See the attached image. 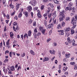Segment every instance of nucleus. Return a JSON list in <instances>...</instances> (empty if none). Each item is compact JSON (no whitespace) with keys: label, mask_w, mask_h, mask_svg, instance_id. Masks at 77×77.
Returning a JSON list of instances; mask_svg holds the SVG:
<instances>
[{"label":"nucleus","mask_w":77,"mask_h":77,"mask_svg":"<svg viewBox=\"0 0 77 77\" xmlns=\"http://www.w3.org/2000/svg\"><path fill=\"white\" fill-rule=\"evenodd\" d=\"M54 2L56 4H58L59 3V2L57 1V0H54Z\"/></svg>","instance_id":"obj_27"},{"label":"nucleus","mask_w":77,"mask_h":77,"mask_svg":"<svg viewBox=\"0 0 77 77\" xmlns=\"http://www.w3.org/2000/svg\"><path fill=\"white\" fill-rule=\"evenodd\" d=\"M36 26V21H34L33 22V26Z\"/></svg>","instance_id":"obj_38"},{"label":"nucleus","mask_w":77,"mask_h":77,"mask_svg":"<svg viewBox=\"0 0 77 77\" xmlns=\"http://www.w3.org/2000/svg\"><path fill=\"white\" fill-rule=\"evenodd\" d=\"M50 10H48L47 11H46V13H47V14H49L50 13Z\"/></svg>","instance_id":"obj_52"},{"label":"nucleus","mask_w":77,"mask_h":77,"mask_svg":"<svg viewBox=\"0 0 77 77\" xmlns=\"http://www.w3.org/2000/svg\"><path fill=\"white\" fill-rule=\"evenodd\" d=\"M67 40L69 44H71L72 42V40L70 39V38L69 37L67 38Z\"/></svg>","instance_id":"obj_15"},{"label":"nucleus","mask_w":77,"mask_h":77,"mask_svg":"<svg viewBox=\"0 0 77 77\" xmlns=\"http://www.w3.org/2000/svg\"><path fill=\"white\" fill-rule=\"evenodd\" d=\"M27 9V10H32V6H29V7H28Z\"/></svg>","instance_id":"obj_22"},{"label":"nucleus","mask_w":77,"mask_h":77,"mask_svg":"<svg viewBox=\"0 0 77 77\" xmlns=\"http://www.w3.org/2000/svg\"><path fill=\"white\" fill-rule=\"evenodd\" d=\"M30 53L31 54H32V55H35V52H34V51H33L32 50H31L30 51Z\"/></svg>","instance_id":"obj_21"},{"label":"nucleus","mask_w":77,"mask_h":77,"mask_svg":"<svg viewBox=\"0 0 77 77\" xmlns=\"http://www.w3.org/2000/svg\"><path fill=\"white\" fill-rule=\"evenodd\" d=\"M52 14H53V13H50V14H48V17L49 18H51V16L52 15V16H53V15H52Z\"/></svg>","instance_id":"obj_34"},{"label":"nucleus","mask_w":77,"mask_h":77,"mask_svg":"<svg viewBox=\"0 0 77 77\" xmlns=\"http://www.w3.org/2000/svg\"><path fill=\"white\" fill-rule=\"evenodd\" d=\"M68 69V67H64V68L63 69V71H66L67 69Z\"/></svg>","instance_id":"obj_25"},{"label":"nucleus","mask_w":77,"mask_h":77,"mask_svg":"<svg viewBox=\"0 0 77 77\" xmlns=\"http://www.w3.org/2000/svg\"><path fill=\"white\" fill-rule=\"evenodd\" d=\"M65 75H68V72H66L65 73Z\"/></svg>","instance_id":"obj_60"},{"label":"nucleus","mask_w":77,"mask_h":77,"mask_svg":"<svg viewBox=\"0 0 77 77\" xmlns=\"http://www.w3.org/2000/svg\"><path fill=\"white\" fill-rule=\"evenodd\" d=\"M8 61H9V60H8V59H5L4 60V62L5 63H7V62H8Z\"/></svg>","instance_id":"obj_42"},{"label":"nucleus","mask_w":77,"mask_h":77,"mask_svg":"<svg viewBox=\"0 0 77 77\" xmlns=\"http://www.w3.org/2000/svg\"><path fill=\"white\" fill-rule=\"evenodd\" d=\"M9 41H10V40L9 39L6 42V45H9Z\"/></svg>","instance_id":"obj_26"},{"label":"nucleus","mask_w":77,"mask_h":77,"mask_svg":"<svg viewBox=\"0 0 77 77\" xmlns=\"http://www.w3.org/2000/svg\"><path fill=\"white\" fill-rule=\"evenodd\" d=\"M53 20L54 21V24H56V20L53 19Z\"/></svg>","instance_id":"obj_46"},{"label":"nucleus","mask_w":77,"mask_h":77,"mask_svg":"<svg viewBox=\"0 0 77 77\" xmlns=\"http://www.w3.org/2000/svg\"><path fill=\"white\" fill-rule=\"evenodd\" d=\"M54 26V24H53V23H51V24H49L47 26V28L48 29H51V27H53Z\"/></svg>","instance_id":"obj_6"},{"label":"nucleus","mask_w":77,"mask_h":77,"mask_svg":"<svg viewBox=\"0 0 77 77\" xmlns=\"http://www.w3.org/2000/svg\"><path fill=\"white\" fill-rule=\"evenodd\" d=\"M23 14L25 15L26 17H28L29 16V12L27 11H25V12H23Z\"/></svg>","instance_id":"obj_10"},{"label":"nucleus","mask_w":77,"mask_h":77,"mask_svg":"<svg viewBox=\"0 0 77 77\" xmlns=\"http://www.w3.org/2000/svg\"><path fill=\"white\" fill-rule=\"evenodd\" d=\"M44 24L46 27H47V21L46 20H45L44 22Z\"/></svg>","instance_id":"obj_36"},{"label":"nucleus","mask_w":77,"mask_h":77,"mask_svg":"<svg viewBox=\"0 0 77 77\" xmlns=\"http://www.w3.org/2000/svg\"><path fill=\"white\" fill-rule=\"evenodd\" d=\"M11 71H15V67L14 66H11Z\"/></svg>","instance_id":"obj_28"},{"label":"nucleus","mask_w":77,"mask_h":77,"mask_svg":"<svg viewBox=\"0 0 77 77\" xmlns=\"http://www.w3.org/2000/svg\"><path fill=\"white\" fill-rule=\"evenodd\" d=\"M65 30L66 32H69L71 30V28L69 27H67L65 28Z\"/></svg>","instance_id":"obj_12"},{"label":"nucleus","mask_w":77,"mask_h":77,"mask_svg":"<svg viewBox=\"0 0 77 77\" xmlns=\"http://www.w3.org/2000/svg\"><path fill=\"white\" fill-rule=\"evenodd\" d=\"M13 30L15 31V32H17V28H15V26H13Z\"/></svg>","instance_id":"obj_31"},{"label":"nucleus","mask_w":77,"mask_h":77,"mask_svg":"<svg viewBox=\"0 0 77 77\" xmlns=\"http://www.w3.org/2000/svg\"><path fill=\"white\" fill-rule=\"evenodd\" d=\"M2 2L3 4H5L6 3V0H2Z\"/></svg>","instance_id":"obj_59"},{"label":"nucleus","mask_w":77,"mask_h":77,"mask_svg":"<svg viewBox=\"0 0 77 77\" xmlns=\"http://www.w3.org/2000/svg\"><path fill=\"white\" fill-rule=\"evenodd\" d=\"M58 32H59V35H64V31L63 30H58Z\"/></svg>","instance_id":"obj_4"},{"label":"nucleus","mask_w":77,"mask_h":77,"mask_svg":"<svg viewBox=\"0 0 77 77\" xmlns=\"http://www.w3.org/2000/svg\"><path fill=\"white\" fill-rule=\"evenodd\" d=\"M41 33L40 32H38L37 33V36H40V35H41Z\"/></svg>","instance_id":"obj_61"},{"label":"nucleus","mask_w":77,"mask_h":77,"mask_svg":"<svg viewBox=\"0 0 77 77\" xmlns=\"http://www.w3.org/2000/svg\"><path fill=\"white\" fill-rule=\"evenodd\" d=\"M9 51L8 50H7L5 51V54H7V53H8V54H9Z\"/></svg>","instance_id":"obj_55"},{"label":"nucleus","mask_w":77,"mask_h":77,"mask_svg":"<svg viewBox=\"0 0 77 77\" xmlns=\"http://www.w3.org/2000/svg\"><path fill=\"white\" fill-rule=\"evenodd\" d=\"M39 11V10H38V12L37 13V16L38 18H41V17H42V15L41 14V13L40 12V11Z\"/></svg>","instance_id":"obj_8"},{"label":"nucleus","mask_w":77,"mask_h":77,"mask_svg":"<svg viewBox=\"0 0 77 77\" xmlns=\"http://www.w3.org/2000/svg\"><path fill=\"white\" fill-rule=\"evenodd\" d=\"M73 4L72 2H70L68 5V6L69 7H71V6H72Z\"/></svg>","instance_id":"obj_29"},{"label":"nucleus","mask_w":77,"mask_h":77,"mask_svg":"<svg viewBox=\"0 0 77 77\" xmlns=\"http://www.w3.org/2000/svg\"><path fill=\"white\" fill-rule=\"evenodd\" d=\"M53 44L54 45V47H56V46H57V44L55 42H54Z\"/></svg>","instance_id":"obj_33"},{"label":"nucleus","mask_w":77,"mask_h":77,"mask_svg":"<svg viewBox=\"0 0 77 77\" xmlns=\"http://www.w3.org/2000/svg\"><path fill=\"white\" fill-rule=\"evenodd\" d=\"M70 64L72 65H74V64H75V62H71L70 63Z\"/></svg>","instance_id":"obj_41"},{"label":"nucleus","mask_w":77,"mask_h":77,"mask_svg":"<svg viewBox=\"0 0 77 77\" xmlns=\"http://www.w3.org/2000/svg\"><path fill=\"white\" fill-rule=\"evenodd\" d=\"M52 15H54V17H56V11H54V13L52 14Z\"/></svg>","instance_id":"obj_19"},{"label":"nucleus","mask_w":77,"mask_h":77,"mask_svg":"<svg viewBox=\"0 0 77 77\" xmlns=\"http://www.w3.org/2000/svg\"><path fill=\"white\" fill-rule=\"evenodd\" d=\"M74 66V69H77V65H75Z\"/></svg>","instance_id":"obj_45"},{"label":"nucleus","mask_w":77,"mask_h":77,"mask_svg":"<svg viewBox=\"0 0 77 77\" xmlns=\"http://www.w3.org/2000/svg\"><path fill=\"white\" fill-rule=\"evenodd\" d=\"M71 56V54L66 53L65 54V57L66 58H69Z\"/></svg>","instance_id":"obj_13"},{"label":"nucleus","mask_w":77,"mask_h":77,"mask_svg":"<svg viewBox=\"0 0 77 77\" xmlns=\"http://www.w3.org/2000/svg\"><path fill=\"white\" fill-rule=\"evenodd\" d=\"M10 6L11 8H12L13 9L14 8V6L13 5H12L11 4L10 5Z\"/></svg>","instance_id":"obj_35"},{"label":"nucleus","mask_w":77,"mask_h":77,"mask_svg":"<svg viewBox=\"0 0 77 77\" xmlns=\"http://www.w3.org/2000/svg\"><path fill=\"white\" fill-rule=\"evenodd\" d=\"M34 9L35 10H37L38 9V7H35L34 8Z\"/></svg>","instance_id":"obj_63"},{"label":"nucleus","mask_w":77,"mask_h":77,"mask_svg":"<svg viewBox=\"0 0 77 77\" xmlns=\"http://www.w3.org/2000/svg\"><path fill=\"white\" fill-rule=\"evenodd\" d=\"M7 69L8 70H9L8 73L11 74H12V72H11V67H8L7 68Z\"/></svg>","instance_id":"obj_14"},{"label":"nucleus","mask_w":77,"mask_h":77,"mask_svg":"<svg viewBox=\"0 0 77 77\" xmlns=\"http://www.w3.org/2000/svg\"><path fill=\"white\" fill-rule=\"evenodd\" d=\"M71 34L72 35L73 34H74L75 33V31H74V29H72L71 30Z\"/></svg>","instance_id":"obj_20"},{"label":"nucleus","mask_w":77,"mask_h":77,"mask_svg":"<svg viewBox=\"0 0 77 77\" xmlns=\"http://www.w3.org/2000/svg\"><path fill=\"white\" fill-rule=\"evenodd\" d=\"M32 34V31L30 30L29 31L28 33V36H31Z\"/></svg>","instance_id":"obj_16"},{"label":"nucleus","mask_w":77,"mask_h":77,"mask_svg":"<svg viewBox=\"0 0 77 77\" xmlns=\"http://www.w3.org/2000/svg\"><path fill=\"white\" fill-rule=\"evenodd\" d=\"M65 23L64 22H63L62 24V26H63V27H64V26H65Z\"/></svg>","instance_id":"obj_40"},{"label":"nucleus","mask_w":77,"mask_h":77,"mask_svg":"<svg viewBox=\"0 0 77 77\" xmlns=\"http://www.w3.org/2000/svg\"><path fill=\"white\" fill-rule=\"evenodd\" d=\"M21 16H22V13L20 12L19 14L18 17L19 18H21Z\"/></svg>","instance_id":"obj_30"},{"label":"nucleus","mask_w":77,"mask_h":77,"mask_svg":"<svg viewBox=\"0 0 77 77\" xmlns=\"http://www.w3.org/2000/svg\"><path fill=\"white\" fill-rule=\"evenodd\" d=\"M49 52H50L51 54H55V53H56V51H55L54 50H51L49 51Z\"/></svg>","instance_id":"obj_11"},{"label":"nucleus","mask_w":77,"mask_h":77,"mask_svg":"<svg viewBox=\"0 0 77 77\" xmlns=\"http://www.w3.org/2000/svg\"><path fill=\"white\" fill-rule=\"evenodd\" d=\"M32 22H33V20H32V19H30L28 22V24H31Z\"/></svg>","instance_id":"obj_24"},{"label":"nucleus","mask_w":77,"mask_h":77,"mask_svg":"<svg viewBox=\"0 0 77 77\" xmlns=\"http://www.w3.org/2000/svg\"><path fill=\"white\" fill-rule=\"evenodd\" d=\"M74 18H73L72 19V21H71V23L72 25H73L72 28L73 29H75V28L76 26V21H74Z\"/></svg>","instance_id":"obj_2"},{"label":"nucleus","mask_w":77,"mask_h":77,"mask_svg":"<svg viewBox=\"0 0 77 77\" xmlns=\"http://www.w3.org/2000/svg\"><path fill=\"white\" fill-rule=\"evenodd\" d=\"M10 36L11 38H12L14 36V33H13V32H11L10 33Z\"/></svg>","instance_id":"obj_23"},{"label":"nucleus","mask_w":77,"mask_h":77,"mask_svg":"<svg viewBox=\"0 0 77 77\" xmlns=\"http://www.w3.org/2000/svg\"><path fill=\"white\" fill-rule=\"evenodd\" d=\"M44 5H42L41 6V9L42 10H43L44 9Z\"/></svg>","instance_id":"obj_50"},{"label":"nucleus","mask_w":77,"mask_h":77,"mask_svg":"<svg viewBox=\"0 0 77 77\" xmlns=\"http://www.w3.org/2000/svg\"><path fill=\"white\" fill-rule=\"evenodd\" d=\"M69 19H70L69 17H67L66 18V21H68V20H69Z\"/></svg>","instance_id":"obj_56"},{"label":"nucleus","mask_w":77,"mask_h":77,"mask_svg":"<svg viewBox=\"0 0 77 77\" xmlns=\"http://www.w3.org/2000/svg\"><path fill=\"white\" fill-rule=\"evenodd\" d=\"M34 33H37L38 32V30H37V28H35L34 29Z\"/></svg>","instance_id":"obj_32"},{"label":"nucleus","mask_w":77,"mask_h":77,"mask_svg":"<svg viewBox=\"0 0 77 77\" xmlns=\"http://www.w3.org/2000/svg\"><path fill=\"white\" fill-rule=\"evenodd\" d=\"M14 19H16V20H18V17L17 16H16L15 17H14Z\"/></svg>","instance_id":"obj_58"},{"label":"nucleus","mask_w":77,"mask_h":77,"mask_svg":"<svg viewBox=\"0 0 77 77\" xmlns=\"http://www.w3.org/2000/svg\"><path fill=\"white\" fill-rule=\"evenodd\" d=\"M13 24L14 26H17L18 24V23H17L15 22L13 23Z\"/></svg>","instance_id":"obj_54"},{"label":"nucleus","mask_w":77,"mask_h":77,"mask_svg":"<svg viewBox=\"0 0 77 77\" xmlns=\"http://www.w3.org/2000/svg\"><path fill=\"white\" fill-rule=\"evenodd\" d=\"M18 64H17L15 66V67L16 69H17V67H18Z\"/></svg>","instance_id":"obj_64"},{"label":"nucleus","mask_w":77,"mask_h":77,"mask_svg":"<svg viewBox=\"0 0 77 77\" xmlns=\"http://www.w3.org/2000/svg\"><path fill=\"white\" fill-rule=\"evenodd\" d=\"M31 15L32 18H33V13L32 12H31Z\"/></svg>","instance_id":"obj_57"},{"label":"nucleus","mask_w":77,"mask_h":77,"mask_svg":"<svg viewBox=\"0 0 77 77\" xmlns=\"http://www.w3.org/2000/svg\"><path fill=\"white\" fill-rule=\"evenodd\" d=\"M27 37L28 38V36L27 35V34L26 33L24 35V38H26Z\"/></svg>","instance_id":"obj_48"},{"label":"nucleus","mask_w":77,"mask_h":77,"mask_svg":"<svg viewBox=\"0 0 77 77\" xmlns=\"http://www.w3.org/2000/svg\"><path fill=\"white\" fill-rule=\"evenodd\" d=\"M60 28H62V25L61 24H59L57 26V29H60Z\"/></svg>","instance_id":"obj_17"},{"label":"nucleus","mask_w":77,"mask_h":77,"mask_svg":"<svg viewBox=\"0 0 77 77\" xmlns=\"http://www.w3.org/2000/svg\"><path fill=\"white\" fill-rule=\"evenodd\" d=\"M39 30H40V31H41L42 34L45 35V31L46 30L45 29H44L43 27H41L40 26V27H39Z\"/></svg>","instance_id":"obj_3"},{"label":"nucleus","mask_w":77,"mask_h":77,"mask_svg":"<svg viewBox=\"0 0 77 77\" xmlns=\"http://www.w3.org/2000/svg\"><path fill=\"white\" fill-rule=\"evenodd\" d=\"M51 38H48L47 40V42L48 43V42H50V41H51Z\"/></svg>","instance_id":"obj_43"},{"label":"nucleus","mask_w":77,"mask_h":77,"mask_svg":"<svg viewBox=\"0 0 77 77\" xmlns=\"http://www.w3.org/2000/svg\"><path fill=\"white\" fill-rule=\"evenodd\" d=\"M15 11H14V12H13V13L11 14V16H13V15H15Z\"/></svg>","instance_id":"obj_39"},{"label":"nucleus","mask_w":77,"mask_h":77,"mask_svg":"<svg viewBox=\"0 0 77 77\" xmlns=\"http://www.w3.org/2000/svg\"><path fill=\"white\" fill-rule=\"evenodd\" d=\"M6 18H7V19H9V14H7L6 15Z\"/></svg>","instance_id":"obj_47"},{"label":"nucleus","mask_w":77,"mask_h":77,"mask_svg":"<svg viewBox=\"0 0 77 77\" xmlns=\"http://www.w3.org/2000/svg\"><path fill=\"white\" fill-rule=\"evenodd\" d=\"M16 9L18 10V9H19V8H20V4H16Z\"/></svg>","instance_id":"obj_18"},{"label":"nucleus","mask_w":77,"mask_h":77,"mask_svg":"<svg viewBox=\"0 0 77 77\" xmlns=\"http://www.w3.org/2000/svg\"><path fill=\"white\" fill-rule=\"evenodd\" d=\"M72 45L73 46H75L76 45V44L75 43V42H72Z\"/></svg>","instance_id":"obj_49"},{"label":"nucleus","mask_w":77,"mask_h":77,"mask_svg":"<svg viewBox=\"0 0 77 77\" xmlns=\"http://www.w3.org/2000/svg\"><path fill=\"white\" fill-rule=\"evenodd\" d=\"M22 57H24L25 56V53H22L21 54Z\"/></svg>","instance_id":"obj_37"},{"label":"nucleus","mask_w":77,"mask_h":77,"mask_svg":"<svg viewBox=\"0 0 77 77\" xmlns=\"http://www.w3.org/2000/svg\"><path fill=\"white\" fill-rule=\"evenodd\" d=\"M63 62H67V59L66 58H65L63 59Z\"/></svg>","instance_id":"obj_51"},{"label":"nucleus","mask_w":77,"mask_h":77,"mask_svg":"<svg viewBox=\"0 0 77 77\" xmlns=\"http://www.w3.org/2000/svg\"><path fill=\"white\" fill-rule=\"evenodd\" d=\"M49 60V58L48 57H45L43 60V62H45L46 61H48Z\"/></svg>","instance_id":"obj_9"},{"label":"nucleus","mask_w":77,"mask_h":77,"mask_svg":"<svg viewBox=\"0 0 77 77\" xmlns=\"http://www.w3.org/2000/svg\"><path fill=\"white\" fill-rule=\"evenodd\" d=\"M48 0H43V2L45 3L47 2V1H48Z\"/></svg>","instance_id":"obj_62"},{"label":"nucleus","mask_w":77,"mask_h":77,"mask_svg":"<svg viewBox=\"0 0 77 77\" xmlns=\"http://www.w3.org/2000/svg\"><path fill=\"white\" fill-rule=\"evenodd\" d=\"M64 13H65V12L64 11V10H63L61 11V12L60 13V17H61L59 18L60 21H62L65 18V16L64 15Z\"/></svg>","instance_id":"obj_1"},{"label":"nucleus","mask_w":77,"mask_h":77,"mask_svg":"<svg viewBox=\"0 0 77 77\" xmlns=\"http://www.w3.org/2000/svg\"><path fill=\"white\" fill-rule=\"evenodd\" d=\"M20 69H21V66H19L17 67V71H19Z\"/></svg>","instance_id":"obj_44"},{"label":"nucleus","mask_w":77,"mask_h":77,"mask_svg":"<svg viewBox=\"0 0 77 77\" xmlns=\"http://www.w3.org/2000/svg\"><path fill=\"white\" fill-rule=\"evenodd\" d=\"M2 42L1 43H0V48H2Z\"/></svg>","instance_id":"obj_53"},{"label":"nucleus","mask_w":77,"mask_h":77,"mask_svg":"<svg viewBox=\"0 0 77 77\" xmlns=\"http://www.w3.org/2000/svg\"><path fill=\"white\" fill-rule=\"evenodd\" d=\"M29 4H31L32 3V6H35L36 4V1L32 0V2H29Z\"/></svg>","instance_id":"obj_5"},{"label":"nucleus","mask_w":77,"mask_h":77,"mask_svg":"<svg viewBox=\"0 0 77 77\" xmlns=\"http://www.w3.org/2000/svg\"><path fill=\"white\" fill-rule=\"evenodd\" d=\"M75 8L74 7L72 8L71 7H67L65 9V10H75Z\"/></svg>","instance_id":"obj_7"}]
</instances>
